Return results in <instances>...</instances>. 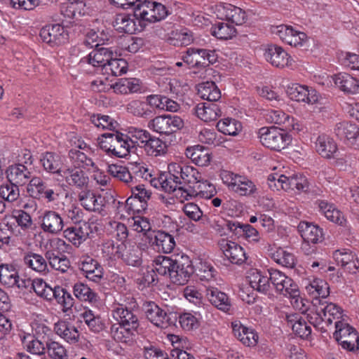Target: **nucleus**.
Segmentation results:
<instances>
[{"mask_svg":"<svg viewBox=\"0 0 359 359\" xmlns=\"http://www.w3.org/2000/svg\"><path fill=\"white\" fill-rule=\"evenodd\" d=\"M126 134L113 131L102 134L97 139L100 148L110 157L124 158L130 152Z\"/></svg>","mask_w":359,"mask_h":359,"instance_id":"f257e3e1","label":"nucleus"},{"mask_svg":"<svg viewBox=\"0 0 359 359\" xmlns=\"http://www.w3.org/2000/svg\"><path fill=\"white\" fill-rule=\"evenodd\" d=\"M269 187L274 190L280 189L285 191L297 190L298 192H306L309 189L307 178L302 174H292L290 176L271 174L268 177Z\"/></svg>","mask_w":359,"mask_h":359,"instance_id":"f03ea898","label":"nucleus"},{"mask_svg":"<svg viewBox=\"0 0 359 359\" xmlns=\"http://www.w3.org/2000/svg\"><path fill=\"white\" fill-rule=\"evenodd\" d=\"M333 337L344 350L355 354L359 353V334L346 321L335 323Z\"/></svg>","mask_w":359,"mask_h":359,"instance_id":"7ed1b4c3","label":"nucleus"},{"mask_svg":"<svg viewBox=\"0 0 359 359\" xmlns=\"http://www.w3.org/2000/svg\"><path fill=\"white\" fill-rule=\"evenodd\" d=\"M261 144L271 150L280 151L291 142V136L285 130L276 127H262L257 132Z\"/></svg>","mask_w":359,"mask_h":359,"instance_id":"20e7f679","label":"nucleus"},{"mask_svg":"<svg viewBox=\"0 0 359 359\" xmlns=\"http://www.w3.org/2000/svg\"><path fill=\"white\" fill-rule=\"evenodd\" d=\"M167 15L165 6L154 0H138L134 8V17L148 22L160 21Z\"/></svg>","mask_w":359,"mask_h":359,"instance_id":"39448f33","label":"nucleus"},{"mask_svg":"<svg viewBox=\"0 0 359 359\" xmlns=\"http://www.w3.org/2000/svg\"><path fill=\"white\" fill-rule=\"evenodd\" d=\"M215 50L191 47L182 56L184 62L193 67H206L217 61Z\"/></svg>","mask_w":359,"mask_h":359,"instance_id":"423d86ee","label":"nucleus"},{"mask_svg":"<svg viewBox=\"0 0 359 359\" xmlns=\"http://www.w3.org/2000/svg\"><path fill=\"white\" fill-rule=\"evenodd\" d=\"M228 188L242 196H255L257 192L255 184L245 176L225 173L222 177Z\"/></svg>","mask_w":359,"mask_h":359,"instance_id":"0eeeda50","label":"nucleus"},{"mask_svg":"<svg viewBox=\"0 0 359 359\" xmlns=\"http://www.w3.org/2000/svg\"><path fill=\"white\" fill-rule=\"evenodd\" d=\"M184 125L183 120L177 115H163L151 119L148 127L160 135H169L182 129Z\"/></svg>","mask_w":359,"mask_h":359,"instance_id":"6e6552de","label":"nucleus"},{"mask_svg":"<svg viewBox=\"0 0 359 359\" xmlns=\"http://www.w3.org/2000/svg\"><path fill=\"white\" fill-rule=\"evenodd\" d=\"M268 271L270 280L277 292L286 297H296L299 287L290 277L278 269L271 268Z\"/></svg>","mask_w":359,"mask_h":359,"instance_id":"1a4fd4ad","label":"nucleus"},{"mask_svg":"<svg viewBox=\"0 0 359 359\" xmlns=\"http://www.w3.org/2000/svg\"><path fill=\"white\" fill-rule=\"evenodd\" d=\"M39 36L43 42L51 46L64 44L69 39L67 30L60 24H51L43 27Z\"/></svg>","mask_w":359,"mask_h":359,"instance_id":"9d476101","label":"nucleus"},{"mask_svg":"<svg viewBox=\"0 0 359 359\" xmlns=\"http://www.w3.org/2000/svg\"><path fill=\"white\" fill-rule=\"evenodd\" d=\"M194 272V266L189 257H181L180 259L175 260L169 277L173 283L184 285L188 282Z\"/></svg>","mask_w":359,"mask_h":359,"instance_id":"9b49d317","label":"nucleus"},{"mask_svg":"<svg viewBox=\"0 0 359 359\" xmlns=\"http://www.w3.org/2000/svg\"><path fill=\"white\" fill-rule=\"evenodd\" d=\"M28 182L27 191L32 197L38 199L43 198L48 203L57 199L59 194L48 187L40 177H31Z\"/></svg>","mask_w":359,"mask_h":359,"instance_id":"f8f14e48","label":"nucleus"},{"mask_svg":"<svg viewBox=\"0 0 359 359\" xmlns=\"http://www.w3.org/2000/svg\"><path fill=\"white\" fill-rule=\"evenodd\" d=\"M181 191L180 198L182 200L188 201L194 197H200L206 199H210L216 193L215 186L203 177L199 179L195 185H192L191 189H180Z\"/></svg>","mask_w":359,"mask_h":359,"instance_id":"ddd939ff","label":"nucleus"},{"mask_svg":"<svg viewBox=\"0 0 359 359\" xmlns=\"http://www.w3.org/2000/svg\"><path fill=\"white\" fill-rule=\"evenodd\" d=\"M182 184L180 180L178 174H175L173 172H170L168 170V172L165 173H156V180L152 182V186L156 189H161L168 193L176 192V196H181V191L179 189H184V187H180Z\"/></svg>","mask_w":359,"mask_h":359,"instance_id":"4468645a","label":"nucleus"},{"mask_svg":"<svg viewBox=\"0 0 359 359\" xmlns=\"http://www.w3.org/2000/svg\"><path fill=\"white\" fill-rule=\"evenodd\" d=\"M39 221L43 232L53 235L60 233L65 224L61 215L54 210H45L39 217Z\"/></svg>","mask_w":359,"mask_h":359,"instance_id":"2eb2a0df","label":"nucleus"},{"mask_svg":"<svg viewBox=\"0 0 359 359\" xmlns=\"http://www.w3.org/2000/svg\"><path fill=\"white\" fill-rule=\"evenodd\" d=\"M149 243L159 252L170 253L175 247L172 235L163 231L149 232Z\"/></svg>","mask_w":359,"mask_h":359,"instance_id":"dca6fc26","label":"nucleus"},{"mask_svg":"<svg viewBox=\"0 0 359 359\" xmlns=\"http://www.w3.org/2000/svg\"><path fill=\"white\" fill-rule=\"evenodd\" d=\"M283 42L294 47L302 46L306 41L304 32L294 30L291 26L280 25L272 30Z\"/></svg>","mask_w":359,"mask_h":359,"instance_id":"f3484780","label":"nucleus"},{"mask_svg":"<svg viewBox=\"0 0 359 359\" xmlns=\"http://www.w3.org/2000/svg\"><path fill=\"white\" fill-rule=\"evenodd\" d=\"M168 170L175 174H178L180 180H182L187 184L185 189H191L192 185L201 179L202 175L199 171L191 165L172 163L168 165Z\"/></svg>","mask_w":359,"mask_h":359,"instance_id":"a211bd4d","label":"nucleus"},{"mask_svg":"<svg viewBox=\"0 0 359 359\" xmlns=\"http://www.w3.org/2000/svg\"><path fill=\"white\" fill-rule=\"evenodd\" d=\"M143 311L147 318L158 327L165 328L170 324L167 313L154 302H144Z\"/></svg>","mask_w":359,"mask_h":359,"instance_id":"6ab92c4d","label":"nucleus"},{"mask_svg":"<svg viewBox=\"0 0 359 359\" xmlns=\"http://www.w3.org/2000/svg\"><path fill=\"white\" fill-rule=\"evenodd\" d=\"M112 317L118 324L129 326L132 329H137L140 326L138 317L132 308L124 304H118L114 306Z\"/></svg>","mask_w":359,"mask_h":359,"instance_id":"aec40b11","label":"nucleus"},{"mask_svg":"<svg viewBox=\"0 0 359 359\" xmlns=\"http://www.w3.org/2000/svg\"><path fill=\"white\" fill-rule=\"evenodd\" d=\"M219 245L224 256L235 264H241L247 259L246 253L243 247L238 243L226 239H221Z\"/></svg>","mask_w":359,"mask_h":359,"instance_id":"412c9836","label":"nucleus"},{"mask_svg":"<svg viewBox=\"0 0 359 359\" xmlns=\"http://www.w3.org/2000/svg\"><path fill=\"white\" fill-rule=\"evenodd\" d=\"M79 269L85 277L94 283H100L103 278V268L99 262L89 257H83L79 262Z\"/></svg>","mask_w":359,"mask_h":359,"instance_id":"4be33fe9","label":"nucleus"},{"mask_svg":"<svg viewBox=\"0 0 359 359\" xmlns=\"http://www.w3.org/2000/svg\"><path fill=\"white\" fill-rule=\"evenodd\" d=\"M81 205L88 211L102 213L105 206V199L100 194L90 190L81 191L78 195Z\"/></svg>","mask_w":359,"mask_h":359,"instance_id":"5701e85b","label":"nucleus"},{"mask_svg":"<svg viewBox=\"0 0 359 359\" xmlns=\"http://www.w3.org/2000/svg\"><path fill=\"white\" fill-rule=\"evenodd\" d=\"M287 93L292 100L311 104L316 103L319 99V95L314 88L303 85L293 84L288 88Z\"/></svg>","mask_w":359,"mask_h":359,"instance_id":"b1692460","label":"nucleus"},{"mask_svg":"<svg viewBox=\"0 0 359 359\" xmlns=\"http://www.w3.org/2000/svg\"><path fill=\"white\" fill-rule=\"evenodd\" d=\"M60 176L70 187H76L82 191L88 188L89 178L84 171L76 168H68L63 170Z\"/></svg>","mask_w":359,"mask_h":359,"instance_id":"393cba45","label":"nucleus"},{"mask_svg":"<svg viewBox=\"0 0 359 359\" xmlns=\"http://www.w3.org/2000/svg\"><path fill=\"white\" fill-rule=\"evenodd\" d=\"M55 333L66 342L74 344L80 339V333L77 327L67 320H60L54 324Z\"/></svg>","mask_w":359,"mask_h":359,"instance_id":"a878e982","label":"nucleus"},{"mask_svg":"<svg viewBox=\"0 0 359 359\" xmlns=\"http://www.w3.org/2000/svg\"><path fill=\"white\" fill-rule=\"evenodd\" d=\"M264 55L267 62L279 68L287 66L290 60V55L282 47L273 44L267 46Z\"/></svg>","mask_w":359,"mask_h":359,"instance_id":"bb28decb","label":"nucleus"},{"mask_svg":"<svg viewBox=\"0 0 359 359\" xmlns=\"http://www.w3.org/2000/svg\"><path fill=\"white\" fill-rule=\"evenodd\" d=\"M234 336L245 346L253 347L258 343V334L252 328L244 326L239 321L231 323Z\"/></svg>","mask_w":359,"mask_h":359,"instance_id":"cd10ccee","label":"nucleus"},{"mask_svg":"<svg viewBox=\"0 0 359 359\" xmlns=\"http://www.w3.org/2000/svg\"><path fill=\"white\" fill-rule=\"evenodd\" d=\"M8 181L18 186L26 184L32 177V172L27 165L22 163H15L8 167L6 170Z\"/></svg>","mask_w":359,"mask_h":359,"instance_id":"c85d7f7f","label":"nucleus"},{"mask_svg":"<svg viewBox=\"0 0 359 359\" xmlns=\"http://www.w3.org/2000/svg\"><path fill=\"white\" fill-rule=\"evenodd\" d=\"M229 231L237 237H243L251 242H259L260 236L258 231L248 224H241L239 222L225 223Z\"/></svg>","mask_w":359,"mask_h":359,"instance_id":"c756f323","label":"nucleus"},{"mask_svg":"<svg viewBox=\"0 0 359 359\" xmlns=\"http://www.w3.org/2000/svg\"><path fill=\"white\" fill-rule=\"evenodd\" d=\"M316 151L325 158H337L338 147L335 141L326 134L320 135L316 141Z\"/></svg>","mask_w":359,"mask_h":359,"instance_id":"7c9ffc66","label":"nucleus"},{"mask_svg":"<svg viewBox=\"0 0 359 359\" xmlns=\"http://www.w3.org/2000/svg\"><path fill=\"white\" fill-rule=\"evenodd\" d=\"M121 259L127 265L137 267L142 264L141 252L138 246L133 243H121Z\"/></svg>","mask_w":359,"mask_h":359,"instance_id":"2f4dec72","label":"nucleus"},{"mask_svg":"<svg viewBox=\"0 0 359 359\" xmlns=\"http://www.w3.org/2000/svg\"><path fill=\"white\" fill-rule=\"evenodd\" d=\"M206 297L212 305L217 309L228 312L231 308V300L227 294L219 290L213 285H209L206 289Z\"/></svg>","mask_w":359,"mask_h":359,"instance_id":"473e14b6","label":"nucleus"},{"mask_svg":"<svg viewBox=\"0 0 359 359\" xmlns=\"http://www.w3.org/2000/svg\"><path fill=\"white\" fill-rule=\"evenodd\" d=\"M337 87L347 94H357L359 93V81L349 74L341 72L332 77Z\"/></svg>","mask_w":359,"mask_h":359,"instance_id":"72a5a7b5","label":"nucleus"},{"mask_svg":"<svg viewBox=\"0 0 359 359\" xmlns=\"http://www.w3.org/2000/svg\"><path fill=\"white\" fill-rule=\"evenodd\" d=\"M196 116L205 122L215 121L222 114V111L216 102H201L195 107Z\"/></svg>","mask_w":359,"mask_h":359,"instance_id":"f704fd0d","label":"nucleus"},{"mask_svg":"<svg viewBox=\"0 0 359 359\" xmlns=\"http://www.w3.org/2000/svg\"><path fill=\"white\" fill-rule=\"evenodd\" d=\"M40 163L48 173L61 175L63 170L62 159L60 155L54 152H45L41 155Z\"/></svg>","mask_w":359,"mask_h":359,"instance_id":"c9c22d12","label":"nucleus"},{"mask_svg":"<svg viewBox=\"0 0 359 359\" xmlns=\"http://www.w3.org/2000/svg\"><path fill=\"white\" fill-rule=\"evenodd\" d=\"M23 263L38 273L45 274L48 271L46 259L40 254L28 252L23 257Z\"/></svg>","mask_w":359,"mask_h":359,"instance_id":"e433bc0d","label":"nucleus"},{"mask_svg":"<svg viewBox=\"0 0 359 359\" xmlns=\"http://www.w3.org/2000/svg\"><path fill=\"white\" fill-rule=\"evenodd\" d=\"M114 56H116V53L114 54L110 48L101 47L90 52L87 60L90 65L94 67H101L103 69L107 62Z\"/></svg>","mask_w":359,"mask_h":359,"instance_id":"4c0bfd02","label":"nucleus"},{"mask_svg":"<svg viewBox=\"0 0 359 359\" xmlns=\"http://www.w3.org/2000/svg\"><path fill=\"white\" fill-rule=\"evenodd\" d=\"M132 196L126 201V207L128 210L135 211V203L140 202L146 203L150 199L151 191L144 187L143 184L131 186Z\"/></svg>","mask_w":359,"mask_h":359,"instance_id":"58836bf2","label":"nucleus"},{"mask_svg":"<svg viewBox=\"0 0 359 359\" xmlns=\"http://www.w3.org/2000/svg\"><path fill=\"white\" fill-rule=\"evenodd\" d=\"M219 11L224 18L231 23L240 25L245 22V13L239 7L230 4H223Z\"/></svg>","mask_w":359,"mask_h":359,"instance_id":"ea45409f","label":"nucleus"},{"mask_svg":"<svg viewBox=\"0 0 359 359\" xmlns=\"http://www.w3.org/2000/svg\"><path fill=\"white\" fill-rule=\"evenodd\" d=\"M320 212L330 221L343 225L345 219L342 213L335 208L334 205L326 201L319 200L317 201Z\"/></svg>","mask_w":359,"mask_h":359,"instance_id":"a19ab883","label":"nucleus"},{"mask_svg":"<svg viewBox=\"0 0 359 359\" xmlns=\"http://www.w3.org/2000/svg\"><path fill=\"white\" fill-rule=\"evenodd\" d=\"M185 155L198 166H205L210 161L209 151L200 145L187 148Z\"/></svg>","mask_w":359,"mask_h":359,"instance_id":"79ce46f5","label":"nucleus"},{"mask_svg":"<svg viewBox=\"0 0 359 359\" xmlns=\"http://www.w3.org/2000/svg\"><path fill=\"white\" fill-rule=\"evenodd\" d=\"M320 311H323L325 323L327 325H331L333 322L335 324L339 321H346L344 318L343 310L334 303H329L326 305L322 304Z\"/></svg>","mask_w":359,"mask_h":359,"instance_id":"37998d69","label":"nucleus"},{"mask_svg":"<svg viewBox=\"0 0 359 359\" xmlns=\"http://www.w3.org/2000/svg\"><path fill=\"white\" fill-rule=\"evenodd\" d=\"M87 226L88 224L85 223L84 227H69L63 231L64 237L66 238L73 245L79 246L88 238L89 232L87 229Z\"/></svg>","mask_w":359,"mask_h":359,"instance_id":"c03bdc74","label":"nucleus"},{"mask_svg":"<svg viewBox=\"0 0 359 359\" xmlns=\"http://www.w3.org/2000/svg\"><path fill=\"white\" fill-rule=\"evenodd\" d=\"M127 135L128 137H129L130 149L135 146L144 148L151 136L150 133L147 130L136 127H130Z\"/></svg>","mask_w":359,"mask_h":359,"instance_id":"a18cd8bd","label":"nucleus"},{"mask_svg":"<svg viewBox=\"0 0 359 359\" xmlns=\"http://www.w3.org/2000/svg\"><path fill=\"white\" fill-rule=\"evenodd\" d=\"M198 95L206 102H216L221 97V92L212 81H207L199 84Z\"/></svg>","mask_w":359,"mask_h":359,"instance_id":"49530a36","label":"nucleus"},{"mask_svg":"<svg viewBox=\"0 0 359 359\" xmlns=\"http://www.w3.org/2000/svg\"><path fill=\"white\" fill-rule=\"evenodd\" d=\"M116 93L128 94L140 91V81L135 78H123L111 85Z\"/></svg>","mask_w":359,"mask_h":359,"instance_id":"de8ad7c7","label":"nucleus"},{"mask_svg":"<svg viewBox=\"0 0 359 359\" xmlns=\"http://www.w3.org/2000/svg\"><path fill=\"white\" fill-rule=\"evenodd\" d=\"M73 293L76 298L81 302L96 303L99 297L88 285L81 282L75 283L73 286Z\"/></svg>","mask_w":359,"mask_h":359,"instance_id":"09e8293b","label":"nucleus"},{"mask_svg":"<svg viewBox=\"0 0 359 359\" xmlns=\"http://www.w3.org/2000/svg\"><path fill=\"white\" fill-rule=\"evenodd\" d=\"M113 26L119 32L133 34L137 29L134 20V15L130 16L126 13L116 15Z\"/></svg>","mask_w":359,"mask_h":359,"instance_id":"8fccbe9b","label":"nucleus"},{"mask_svg":"<svg viewBox=\"0 0 359 359\" xmlns=\"http://www.w3.org/2000/svg\"><path fill=\"white\" fill-rule=\"evenodd\" d=\"M249 284L252 288L262 293H266L270 287V277L268 278L261 272L254 270L251 271L248 276Z\"/></svg>","mask_w":359,"mask_h":359,"instance_id":"3c124183","label":"nucleus"},{"mask_svg":"<svg viewBox=\"0 0 359 359\" xmlns=\"http://www.w3.org/2000/svg\"><path fill=\"white\" fill-rule=\"evenodd\" d=\"M137 330V329H132L129 326L116 323L111 326L110 333L115 341L121 343H128L133 339L134 332H136Z\"/></svg>","mask_w":359,"mask_h":359,"instance_id":"603ef678","label":"nucleus"},{"mask_svg":"<svg viewBox=\"0 0 359 359\" xmlns=\"http://www.w3.org/2000/svg\"><path fill=\"white\" fill-rule=\"evenodd\" d=\"M302 237L305 243H318L322 241L323 231L318 226L305 223L301 224Z\"/></svg>","mask_w":359,"mask_h":359,"instance_id":"864d4df0","label":"nucleus"},{"mask_svg":"<svg viewBox=\"0 0 359 359\" xmlns=\"http://www.w3.org/2000/svg\"><path fill=\"white\" fill-rule=\"evenodd\" d=\"M69 157L76 168L90 169V168H96L92 158L79 149H71L69 152Z\"/></svg>","mask_w":359,"mask_h":359,"instance_id":"5fc2aeb1","label":"nucleus"},{"mask_svg":"<svg viewBox=\"0 0 359 359\" xmlns=\"http://www.w3.org/2000/svg\"><path fill=\"white\" fill-rule=\"evenodd\" d=\"M22 342L27 351L32 354L41 355L46 353V344L45 345L41 339L33 335L23 336ZM45 343L46 344V341Z\"/></svg>","mask_w":359,"mask_h":359,"instance_id":"6e6d98bb","label":"nucleus"},{"mask_svg":"<svg viewBox=\"0 0 359 359\" xmlns=\"http://www.w3.org/2000/svg\"><path fill=\"white\" fill-rule=\"evenodd\" d=\"M81 318L89 330L93 332L98 333L104 328V323L101 317L90 309H86L82 312L81 313Z\"/></svg>","mask_w":359,"mask_h":359,"instance_id":"4d7b16f0","label":"nucleus"},{"mask_svg":"<svg viewBox=\"0 0 359 359\" xmlns=\"http://www.w3.org/2000/svg\"><path fill=\"white\" fill-rule=\"evenodd\" d=\"M288 323L294 333L300 338L308 339L311 336V327L307 325L305 320L297 316H292L288 317Z\"/></svg>","mask_w":359,"mask_h":359,"instance_id":"13d9d810","label":"nucleus"},{"mask_svg":"<svg viewBox=\"0 0 359 359\" xmlns=\"http://www.w3.org/2000/svg\"><path fill=\"white\" fill-rule=\"evenodd\" d=\"M306 291L315 297H327L330 294V287L327 283L321 279L315 278L306 286Z\"/></svg>","mask_w":359,"mask_h":359,"instance_id":"bf43d9fd","label":"nucleus"},{"mask_svg":"<svg viewBox=\"0 0 359 359\" xmlns=\"http://www.w3.org/2000/svg\"><path fill=\"white\" fill-rule=\"evenodd\" d=\"M334 133L341 140H344L347 144L353 136L356 133H359V128L354 123L343 121L336 124Z\"/></svg>","mask_w":359,"mask_h":359,"instance_id":"052dcab7","label":"nucleus"},{"mask_svg":"<svg viewBox=\"0 0 359 359\" xmlns=\"http://www.w3.org/2000/svg\"><path fill=\"white\" fill-rule=\"evenodd\" d=\"M127 67L128 64L125 60L112 57L104 65L102 72L108 76H118L126 72Z\"/></svg>","mask_w":359,"mask_h":359,"instance_id":"680f3d73","label":"nucleus"},{"mask_svg":"<svg viewBox=\"0 0 359 359\" xmlns=\"http://www.w3.org/2000/svg\"><path fill=\"white\" fill-rule=\"evenodd\" d=\"M211 33L219 39L228 40L232 39L236 35V30L232 25L219 22L212 27Z\"/></svg>","mask_w":359,"mask_h":359,"instance_id":"e2e57ef3","label":"nucleus"},{"mask_svg":"<svg viewBox=\"0 0 359 359\" xmlns=\"http://www.w3.org/2000/svg\"><path fill=\"white\" fill-rule=\"evenodd\" d=\"M217 130L224 135L236 136L242 130V125L238 121L226 118L220 120L217 124Z\"/></svg>","mask_w":359,"mask_h":359,"instance_id":"0e129e2a","label":"nucleus"},{"mask_svg":"<svg viewBox=\"0 0 359 359\" xmlns=\"http://www.w3.org/2000/svg\"><path fill=\"white\" fill-rule=\"evenodd\" d=\"M107 171L113 177L124 182L129 186H132L135 184L132 174L125 166L117 164H111L108 166Z\"/></svg>","mask_w":359,"mask_h":359,"instance_id":"69168bd1","label":"nucleus"},{"mask_svg":"<svg viewBox=\"0 0 359 359\" xmlns=\"http://www.w3.org/2000/svg\"><path fill=\"white\" fill-rule=\"evenodd\" d=\"M271 257L277 264L287 268H293L296 264L294 255L281 248H278L272 252Z\"/></svg>","mask_w":359,"mask_h":359,"instance_id":"338daca9","label":"nucleus"},{"mask_svg":"<svg viewBox=\"0 0 359 359\" xmlns=\"http://www.w3.org/2000/svg\"><path fill=\"white\" fill-rule=\"evenodd\" d=\"M18 273L12 265L0 264V283L12 287L16 285Z\"/></svg>","mask_w":359,"mask_h":359,"instance_id":"774afa93","label":"nucleus"}]
</instances>
